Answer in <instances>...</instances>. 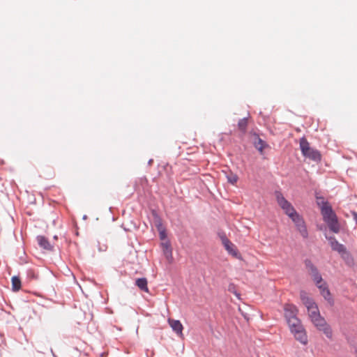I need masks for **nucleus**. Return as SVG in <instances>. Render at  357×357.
<instances>
[{
  "mask_svg": "<svg viewBox=\"0 0 357 357\" xmlns=\"http://www.w3.org/2000/svg\"><path fill=\"white\" fill-rule=\"evenodd\" d=\"M300 297L303 303L307 307L308 315L314 326L319 331H322L328 338L331 339L333 336L332 329L324 318L321 316L317 304L308 296L305 291H301Z\"/></svg>",
  "mask_w": 357,
  "mask_h": 357,
  "instance_id": "f257e3e1",
  "label": "nucleus"
},
{
  "mask_svg": "<svg viewBox=\"0 0 357 357\" xmlns=\"http://www.w3.org/2000/svg\"><path fill=\"white\" fill-rule=\"evenodd\" d=\"M275 195L278 205L293 221L300 234L304 238H307L308 232L303 218L296 212L292 204L284 197L280 192L276 191Z\"/></svg>",
  "mask_w": 357,
  "mask_h": 357,
  "instance_id": "f03ea898",
  "label": "nucleus"
},
{
  "mask_svg": "<svg viewBox=\"0 0 357 357\" xmlns=\"http://www.w3.org/2000/svg\"><path fill=\"white\" fill-rule=\"evenodd\" d=\"M321 215L324 222H326L329 229L334 233L340 231V225L337 221V218L335 213L332 210L331 206L327 202H322L321 207Z\"/></svg>",
  "mask_w": 357,
  "mask_h": 357,
  "instance_id": "7ed1b4c3",
  "label": "nucleus"
},
{
  "mask_svg": "<svg viewBox=\"0 0 357 357\" xmlns=\"http://www.w3.org/2000/svg\"><path fill=\"white\" fill-rule=\"evenodd\" d=\"M291 333L294 337L301 344L305 345L307 344V336L306 331L303 326L301 321L298 318L291 319L287 322Z\"/></svg>",
  "mask_w": 357,
  "mask_h": 357,
  "instance_id": "20e7f679",
  "label": "nucleus"
},
{
  "mask_svg": "<svg viewBox=\"0 0 357 357\" xmlns=\"http://www.w3.org/2000/svg\"><path fill=\"white\" fill-rule=\"evenodd\" d=\"M300 148L302 154L307 158L314 162H319L321 159V155L320 152L310 147L309 142L305 137H302L300 139Z\"/></svg>",
  "mask_w": 357,
  "mask_h": 357,
  "instance_id": "39448f33",
  "label": "nucleus"
},
{
  "mask_svg": "<svg viewBox=\"0 0 357 357\" xmlns=\"http://www.w3.org/2000/svg\"><path fill=\"white\" fill-rule=\"evenodd\" d=\"M305 268L312 278L315 284H320L322 282V277L319 273L317 268L313 264L310 259H305L304 261Z\"/></svg>",
  "mask_w": 357,
  "mask_h": 357,
  "instance_id": "423d86ee",
  "label": "nucleus"
},
{
  "mask_svg": "<svg viewBox=\"0 0 357 357\" xmlns=\"http://www.w3.org/2000/svg\"><path fill=\"white\" fill-rule=\"evenodd\" d=\"M330 243L331 248L339 252L342 257H345L346 256H349V253L347 252L345 247L340 243L335 237H326Z\"/></svg>",
  "mask_w": 357,
  "mask_h": 357,
  "instance_id": "0eeeda50",
  "label": "nucleus"
},
{
  "mask_svg": "<svg viewBox=\"0 0 357 357\" xmlns=\"http://www.w3.org/2000/svg\"><path fill=\"white\" fill-rule=\"evenodd\" d=\"M284 317L288 322L291 319H296L298 309L296 306L293 304H285L284 306Z\"/></svg>",
  "mask_w": 357,
  "mask_h": 357,
  "instance_id": "6e6552de",
  "label": "nucleus"
},
{
  "mask_svg": "<svg viewBox=\"0 0 357 357\" xmlns=\"http://www.w3.org/2000/svg\"><path fill=\"white\" fill-rule=\"evenodd\" d=\"M316 285L319 288L321 294L325 298V300H326L330 304H332L333 298L328 288L327 284L324 280H322L321 283L316 284Z\"/></svg>",
  "mask_w": 357,
  "mask_h": 357,
  "instance_id": "1a4fd4ad",
  "label": "nucleus"
},
{
  "mask_svg": "<svg viewBox=\"0 0 357 357\" xmlns=\"http://www.w3.org/2000/svg\"><path fill=\"white\" fill-rule=\"evenodd\" d=\"M222 243L227 251L235 257H238V252L236 245L232 243L228 238H225L222 239Z\"/></svg>",
  "mask_w": 357,
  "mask_h": 357,
  "instance_id": "9d476101",
  "label": "nucleus"
},
{
  "mask_svg": "<svg viewBox=\"0 0 357 357\" xmlns=\"http://www.w3.org/2000/svg\"><path fill=\"white\" fill-rule=\"evenodd\" d=\"M169 324L174 331H175L179 336L183 337V325L178 320L169 319Z\"/></svg>",
  "mask_w": 357,
  "mask_h": 357,
  "instance_id": "9b49d317",
  "label": "nucleus"
},
{
  "mask_svg": "<svg viewBox=\"0 0 357 357\" xmlns=\"http://www.w3.org/2000/svg\"><path fill=\"white\" fill-rule=\"evenodd\" d=\"M37 241H38L39 245L42 248L47 250H52V245L50 243V242L45 237H44L43 236H39L37 237Z\"/></svg>",
  "mask_w": 357,
  "mask_h": 357,
  "instance_id": "f8f14e48",
  "label": "nucleus"
},
{
  "mask_svg": "<svg viewBox=\"0 0 357 357\" xmlns=\"http://www.w3.org/2000/svg\"><path fill=\"white\" fill-rule=\"evenodd\" d=\"M135 284L142 291H144L147 293L149 292L148 281H147L146 278H142L137 279L135 281Z\"/></svg>",
  "mask_w": 357,
  "mask_h": 357,
  "instance_id": "ddd939ff",
  "label": "nucleus"
},
{
  "mask_svg": "<svg viewBox=\"0 0 357 357\" xmlns=\"http://www.w3.org/2000/svg\"><path fill=\"white\" fill-rule=\"evenodd\" d=\"M12 287L13 289L15 291H18L21 288V281L19 278L14 276L12 278Z\"/></svg>",
  "mask_w": 357,
  "mask_h": 357,
  "instance_id": "4468645a",
  "label": "nucleus"
},
{
  "mask_svg": "<svg viewBox=\"0 0 357 357\" xmlns=\"http://www.w3.org/2000/svg\"><path fill=\"white\" fill-rule=\"evenodd\" d=\"M162 246L164 250V252L167 257L169 255H172V249L170 247V244L168 242L162 243Z\"/></svg>",
  "mask_w": 357,
  "mask_h": 357,
  "instance_id": "2eb2a0df",
  "label": "nucleus"
},
{
  "mask_svg": "<svg viewBox=\"0 0 357 357\" xmlns=\"http://www.w3.org/2000/svg\"><path fill=\"white\" fill-rule=\"evenodd\" d=\"M265 146H266L265 142L260 138H258L257 141L255 142L256 149H258L261 153H262Z\"/></svg>",
  "mask_w": 357,
  "mask_h": 357,
  "instance_id": "dca6fc26",
  "label": "nucleus"
},
{
  "mask_svg": "<svg viewBox=\"0 0 357 357\" xmlns=\"http://www.w3.org/2000/svg\"><path fill=\"white\" fill-rule=\"evenodd\" d=\"M238 128L242 131H245L247 126H248V119L246 118H243L238 121Z\"/></svg>",
  "mask_w": 357,
  "mask_h": 357,
  "instance_id": "f3484780",
  "label": "nucleus"
},
{
  "mask_svg": "<svg viewBox=\"0 0 357 357\" xmlns=\"http://www.w3.org/2000/svg\"><path fill=\"white\" fill-rule=\"evenodd\" d=\"M227 180L229 183H231V184H235L238 179V177L236 174H232L231 173L230 174H229L227 176Z\"/></svg>",
  "mask_w": 357,
  "mask_h": 357,
  "instance_id": "a211bd4d",
  "label": "nucleus"
},
{
  "mask_svg": "<svg viewBox=\"0 0 357 357\" xmlns=\"http://www.w3.org/2000/svg\"><path fill=\"white\" fill-rule=\"evenodd\" d=\"M158 232H159L160 238L161 240H164L166 238L167 234H166L165 229H162L161 228H159Z\"/></svg>",
  "mask_w": 357,
  "mask_h": 357,
  "instance_id": "6ab92c4d",
  "label": "nucleus"
},
{
  "mask_svg": "<svg viewBox=\"0 0 357 357\" xmlns=\"http://www.w3.org/2000/svg\"><path fill=\"white\" fill-rule=\"evenodd\" d=\"M155 226L157 227L158 231L159 230V228H161L162 229H165L160 219H158L155 221Z\"/></svg>",
  "mask_w": 357,
  "mask_h": 357,
  "instance_id": "aec40b11",
  "label": "nucleus"
},
{
  "mask_svg": "<svg viewBox=\"0 0 357 357\" xmlns=\"http://www.w3.org/2000/svg\"><path fill=\"white\" fill-rule=\"evenodd\" d=\"M354 215L356 218H357V214L356 213H354Z\"/></svg>",
  "mask_w": 357,
  "mask_h": 357,
  "instance_id": "412c9836",
  "label": "nucleus"
}]
</instances>
